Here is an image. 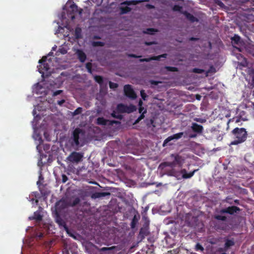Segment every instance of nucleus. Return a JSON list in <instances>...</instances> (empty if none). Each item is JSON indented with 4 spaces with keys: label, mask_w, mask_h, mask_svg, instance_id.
<instances>
[{
    "label": "nucleus",
    "mask_w": 254,
    "mask_h": 254,
    "mask_svg": "<svg viewBox=\"0 0 254 254\" xmlns=\"http://www.w3.org/2000/svg\"><path fill=\"white\" fill-rule=\"evenodd\" d=\"M183 14L185 16L186 18L190 22L193 23L194 22H198V19L197 18L194 16L192 14L185 11L183 12Z\"/></svg>",
    "instance_id": "21"
},
{
    "label": "nucleus",
    "mask_w": 254,
    "mask_h": 254,
    "mask_svg": "<svg viewBox=\"0 0 254 254\" xmlns=\"http://www.w3.org/2000/svg\"><path fill=\"white\" fill-rule=\"evenodd\" d=\"M110 195H111V193L109 192H107V191L96 192L92 194V197L94 198H97L105 197L106 196H109Z\"/></svg>",
    "instance_id": "23"
},
{
    "label": "nucleus",
    "mask_w": 254,
    "mask_h": 254,
    "mask_svg": "<svg viewBox=\"0 0 254 254\" xmlns=\"http://www.w3.org/2000/svg\"><path fill=\"white\" fill-rule=\"evenodd\" d=\"M62 92H63V90H57L55 92H54V95L57 96L58 95L60 94Z\"/></svg>",
    "instance_id": "54"
},
{
    "label": "nucleus",
    "mask_w": 254,
    "mask_h": 254,
    "mask_svg": "<svg viewBox=\"0 0 254 254\" xmlns=\"http://www.w3.org/2000/svg\"><path fill=\"white\" fill-rule=\"evenodd\" d=\"M60 52L62 54H65L66 53L67 51L66 50H65V49H60Z\"/></svg>",
    "instance_id": "57"
},
{
    "label": "nucleus",
    "mask_w": 254,
    "mask_h": 254,
    "mask_svg": "<svg viewBox=\"0 0 254 254\" xmlns=\"http://www.w3.org/2000/svg\"><path fill=\"white\" fill-rule=\"evenodd\" d=\"M92 65L91 63L89 62L86 64V68L87 69L88 72L90 73H91L92 72Z\"/></svg>",
    "instance_id": "40"
},
{
    "label": "nucleus",
    "mask_w": 254,
    "mask_h": 254,
    "mask_svg": "<svg viewBox=\"0 0 254 254\" xmlns=\"http://www.w3.org/2000/svg\"><path fill=\"white\" fill-rule=\"evenodd\" d=\"M111 116L113 118H116V119H118L121 120L123 118V116L120 115V114L117 115L116 114V112L115 111H114L113 112V113L111 114Z\"/></svg>",
    "instance_id": "39"
},
{
    "label": "nucleus",
    "mask_w": 254,
    "mask_h": 254,
    "mask_svg": "<svg viewBox=\"0 0 254 254\" xmlns=\"http://www.w3.org/2000/svg\"><path fill=\"white\" fill-rule=\"evenodd\" d=\"M109 87L111 89H116L118 87V84L116 83L109 81Z\"/></svg>",
    "instance_id": "42"
},
{
    "label": "nucleus",
    "mask_w": 254,
    "mask_h": 254,
    "mask_svg": "<svg viewBox=\"0 0 254 254\" xmlns=\"http://www.w3.org/2000/svg\"><path fill=\"white\" fill-rule=\"evenodd\" d=\"M198 170V169H195L193 171L188 173L187 170L185 169H183L181 170L180 174H182V178L183 179H190L193 176L194 173L197 172Z\"/></svg>",
    "instance_id": "19"
},
{
    "label": "nucleus",
    "mask_w": 254,
    "mask_h": 254,
    "mask_svg": "<svg viewBox=\"0 0 254 254\" xmlns=\"http://www.w3.org/2000/svg\"><path fill=\"white\" fill-rule=\"evenodd\" d=\"M204 249V244L197 243L195 245L194 250L197 252H202Z\"/></svg>",
    "instance_id": "30"
},
{
    "label": "nucleus",
    "mask_w": 254,
    "mask_h": 254,
    "mask_svg": "<svg viewBox=\"0 0 254 254\" xmlns=\"http://www.w3.org/2000/svg\"><path fill=\"white\" fill-rule=\"evenodd\" d=\"M197 136L196 134H190L189 136L190 138H195Z\"/></svg>",
    "instance_id": "58"
},
{
    "label": "nucleus",
    "mask_w": 254,
    "mask_h": 254,
    "mask_svg": "<svg viewBox=\"0 0 254 254\" xmlns=\"http://www.w3.org/2000/svg\"><path fill=\"white\" fill-rule=\"evenodd\" d=\"M105 45V43L101 41H94L92 43V45L94 47H103Z\"/></svg>",
    "instance_id": "37"
},
{
    "label": "nucleus",
    "mask_w": 254,
    "mask_h": 254,
    "mask_svg": "<svg viewBox=\"0 0 254 254\" xmlns=\"http://www.w3.org/2000/svg\"><path fill=\"white\" fill-rule=\"evenodd\" d=\"M232 133L235 140L231 142V145H237L244 142L247 138V131L244 128L236 127L232 131Z\"/></svg>",
    "instance_id": "3"
},
{
    "label": "nucleus",
    "mask_w": 254,
    "mask_h": 254,
    "mask_svg": "<svg viewBox=\"0 0 254 254\" xmlns=\"http://www.w3.org/2000/svg\"><path fill=\"white\" fill-rule=\"evenodd\" d=\"M240 211L239 207L236 206H231L228 207L221 209L219 213L220 214L228 213L231 215H233L235 213H237Z\"/></svg>",
    "instance_id": "15"
},
{
    "label": "nucleus",
    "mask_w": 254,
    "mask_h": 254,
    "mask_svg": "<svg viewBox=\"0 0 254 254\" xmlns=\"http://www.w3.org/2000/svg\"><path fill=\"white\" fill-rule=\"evenodd\" d=\"M91 240L92 239H91ZM93 240H95V242H96V243L97 244H99V243L100 242H101L102 244H104V245H105V244H104L105 242H107V239H93Z\"/></svg>",
    "instance_id": "46"
},
{
    "label": "nucleus",
    "mask_w": 254,
    "mask_h": 254,
    "mask_svg": "<svg viewBox=\"0 0 254 254\" xmlns=\"http://www.w3.org/2000/svg\"><path fill=\"white\" fill-rule=\"evenodd\" d=\"M183 134L184 133L183 132H181L168 137L164 141L163 146H165L166 145H167L168 142H169L170 141L173 139H178L181 138L183 136Z\"/></svg>",
    "instance_id": "16"
},
{
    "label": "nucleus",
    "mask_w": 254,
    "mask_h": 254,
    "mask_svg": "<svg viewBox=\"0 0 254 254\" xmlns=\"http://www.w3.org/2000/svg\"><path fill=\"white\" fill-rule=\"evenodd\" d=\"M47 59V57H43L39 61V63L41 64L38 66V71L42 75L44 74V71H48L50 69L49 65L46 63Z\"/></svg>",
    "instance_id": "9"
},
{
    "label": "nucleus",
    "mask_w": 254,
    "mask_h": 254,
    "mask_svg": "<svg viewBox=\"0 0 254 254\" xmlns=\"http://www.w3.org/2000/svg\"><path fill=\"white\" fill-rule=\"evenodd\" d=\"M138 1L136 0H126L121 3V5H135L138 3Z\"/></svg>",
    "instance_id": "32"
},
{
    "label": "nucleus",
    "mask_w": 254,
    "mask_h": 254,
    "mask_svg": "<svg viewBox=\"0 0 254 254\" xmlns=\"http://www.w3.org/2000/svg\"><path fill=\"white\" fill-rule=\"evenodd\" d=\"M182 6L176 4L173 6V9L174 11H180L182 9Z\"/></svg>",
    "instance_id": "48"
},
{
    "label": "nucleus",
    "mask_w": 254,
    "mask_h": 254,
    "mask_svg": "<svg viewBox=\"0 0 254 254\" xmlns=\"http://www.w3.org/2000/svg\"><path fill=\"white\" fill-rule=\"evenodd\" d=\"M93 247L99 252H102L100 254H114L115 253L120 250L126 251V248L120 245L113 246L111 247H102L103 244L99 246L92 245Z\"/></svg>",
    "instance_id": "4"
},
{
    "label": "nucleus",
    "mask_w": 254,
    "mask_h": 254,
    "mask_svg": "<svg viewBox=\"0 0 254 254\" xmlns=\"http://www.w3.org/2000/svg\"><path fill=\"white\" fill-rule=\"evenodd\" d=\"M167 57V54H163L157 56H152L149 58H144L139 59L140 62H149L153 60L159 61L161 58H166Z\"/></svg>",
    "instance_id": "18"
},
{
    "label": "nucleus",
    "mask_w": 254,
    "mask_h": 254,
    "mask_svg": "<svg viewBox=\"0 0 254 254\" xmlns=\"http://www.w3.org/2000/svg\"><path fill=\"white\" fill-rule=\"evenodd\" d=\"M120 9H121V14H126V13H127L128 12H130L131 11V8L127 6H121L120 7Z\"/></svg>",
    "instance_id": "31"
},
{
    "label": "nucleus",
    "mask_w": 254,
    "mask_h": 254,
    "mask_svg": "<svg viewBox=\"0 0 254 254\" xmlns=\"http://www.w3.org/2000/svg\"><path fill=\"white\" fill-rule=\"evenodd\" d=\"M157 30L154 28H147L145 31H144V33L145 34H148L153 35L154 34V32H157Z\"/></svg>",
    "instance_id": "36"
},
{
    "label": "nucleus",
    "mask_w": 254,
    "mask_h": 254,
    "mask_svg": "<svg viewBox=\"0 0 254 254\" xmlns=\"http://www.w3.org/2000/svg\"><path fill=\"white\" fill-rule=\"evenodd\" d=\"M212 69L215 70V69L213 67V66H210V69L206 72V73H208L212 71Z\"/></svg>",
    "instance_id": "59"
},
{
    "label": "nucleus",
    "mask_w": 254,
    "mask_h": 254,
    "mask_svg": "<svg viewBox=\"0 0 254 254\" xmlns=\"http://www.w3.org/2000/svg\"><path fill=\"white\" fill-rule=\"evenodd\" d=\"M136 254H147V252H145V254L144 253V252L142 251L141 252H139Z\"/></svg>",
    "instance_id": "61"
},
{
    "label": "nucleus",
    "mask_w": 254,
    "mask_h": 254,
    "mask_svg": "<svg viewBox=\"0 0 254 254\" xmlns=\"http://www.w3.org/2000/svg\"><path fill=\"white\" fill-rule=\"evenodd\" d=\"M128 57L129 58H140L141 56H137L136 55L133 54H129L128 55Z\"/></svg>",
    "instance_id": "51"
},
{
    "label": "nucleus",
    "mask_w": 254,
    "mask_h": 254,
    "mask_svg": "<svg viewBox=\"0 0 254 254\" xmlns=\"http://www.w3.org/2000/svg\"><path fill=\"white\" fill-rule=\"evenodd\" d=\"M77 56L79 60L81 62L83 63L86 59V54L81 50H78Z\"/></svg>",
    "instance_id": "26"
},
{
    "label": "nucleus",
    "mask_w": 254,
    "mask_h": 254,
    "mask_svg": "<svg viewBox=\"0 0 254 254\" xmlns=\"http://www.w3.org/2000/svg\"><path fill=\"white\" fill-rule=\"evenodd\" d=\"M62 182L64 183H65L68 180L67 176L64 174L62 175Z\"/></svg>",
    "instance_id": "50"
},
{
    "label": "nucleus",
    "mask_w": 254,
    "mask_h": 254,
    "mask_svg": "<svg viewBox=\"0 0 254 254\" xmlns=\"http://www.w3.org/2000/svg\"><path fill=\"white\" fill-rule=\"evenodd\" d=\"M56 222L58 223L60 226L64 227V229L66 231V233L68 234L69 236L72 237L73 238H76L74 234L70 232V230L68 229L66 225L65 221L61 218L59 215L57 214L56 218Z\"/></svg>",
    "instance_id": "8"
},
{
    "label": "nucleus",
    "mask_w": 254,
    "mask_h": 254,
    "mask_svg": "<svg viewBox=\"0 0 254 254\" xmlns=\"http://www.w3.org/2000/svg\"><path fill=\"white\" fill-rule=\"evenodd\" d=\"M149 234V221L146 219L142 227L140 229L139 237L140 238H144L145 237L148 236Z\"/></svg>",
    "instance_id": "6"
},
{
    "label": "nucleus",
    "mask_w": 254,
    "mask_h": 254,
    "mask_svg": "<svg viewBox=\"0 0 254 254\" xmlns=\"http://www.w3.org/2000/svg\"><path fill=\"white\" fill-rule=\"evenodd\" d=\"M67 207V204L64 200H60L56 204V208L57 210H62Z\"/></svg>",
    "instance_id": "22"
},
{
    "label": "nucleus",
    "mask_w": 254,
    "mask_h": 254,
    "mask_svg": "<svg viewBox=\"0 0 254 254\" xmlns=\"http://www.w3.org/2000/svg\"><path fill=\"white\" fill-rule=\"evenodd\" d=\"M170 159L171 161L164 162L160 165V167L162 169L166 167H170L174 168L178 166L180 168H182L184 162L185 158L183 156L178 154H172L170 156Z\"/></svg>",
    "instance_id": "2"
},
{
    "label": "nucleus",
    "mask_w": 254,
    "mask_h": 254,
    "mask_svg": "<svg viewBox=\"0 0 254 254\" xmlns=\"http://www.w3.org/2000/svg\"><path fill=\"white\" fill-rule=\"evenodd\" d=\"M166 174L170 176L178 177L180 175V172L176 171L174 168L166 171Z\"/></svg>",
    "instance_id": "25"
},
{
    "label": "nucleus",
    "mask_w": 254,
    "mask_h": 254,
    "mask_svg": "<svg viewBox=\"0 0 254 254\" xmlns=\"http://www.w3.org/2000/svg\"><path fill=\"white\" fill-rule=\"evenodd\" d=\"M125 95L131 99H136L137 96L131 86L129 84L125 85L124 87Z\"/></svg>",
    "instance_id": "11"
},
{
    "label": "nucleus",
    "mask_w": 254,
    "mask_h": 254,
    "mask_svg": "<svg viewBox=\"0 0 254 254\" xmlns=\"http://www.w3.org/2000/svg\"><path fill=\"white\" fill-rule=\"evenodd\" d=\"M251 94H252L253 96L254 97V89L251 91Z\"/></svg>",
    "instance_id": "63"
},
{
    "label": "nucleus",
    "mask_w": 254,
    "mask_h": 254,
    "mask_svg": "<svg viewBox=\"0 0 254 254\" xmlns=\"http://www.w3.org/2000/svg\"><path fill=\"white\" fill-rule=\"evenodd\" d=\"M85 134L84 131L80 128H76L72 132L69 141L71 146L75 150L83 146L84 143L81 139Z\"/></svg>",
    "instance_id": "1"
},
{
    "label": "nucleus",
    "mask_w": 254,
    "mask_h": 254,
    "mask_svg": "<svg viewBox=\"0 0 254 254\" xmlns=\"http://www.w3.org/2000/svg\"><path fill=\"white\" fill-rule=\"evenodd\" d=\"M166 68L168 71H178V68L176 67L168 66H166Z\"/></svg>",
    "instance_id": "41"
},
{
    "label": "nucleus",
    "mask_w": 254,
    "mask_h": 254,
    "mask_svg": "<svg viewBox=\"0 0 254 254\" xmlns=\"http://www.w3.org/2000/svg\"><path fill=\"white\" fill-rule=\"evenodd\" d=\"M81 29L79 27H76L75 29V36L77 39L81 37Z\"/></svg>",
    "instance_id": "33"
},
{
    "label": "nucleus",
    "mask_w": 254,
    "mask_h": 254,
    "mask_svg": "<svg viewBox=\"0 0 254 254\" xmlns=\"http://www.w3.org/2000/svg\"><path fill=\"white\" fill-rule=\"evenodd\" d=\"M142 239H140V242L142 240ZM139 242V241L137 243H136L135 245H131V246H129V251L130 252H132V250L136 246H137L138 245V243Z\"/></svg>",
    "instance_id": "52"
},
{
    "label": "nucleus",
    "mask_w": 254,
    "mask_h": 254,
    "mask_svg": "<svg viewBox=\"0 0 254 254\" xmlns=\"http://www.w3.org/2000/svg\"><path fill=\"white\" fill-rule=\"evenodd\" d=\"M191 129L194 132L200 134L202 132L203 128L201 125L193 123L192 124Z\"/></svg>",
    "instance_id": "20"
},
{
    "label": "nucleus",
    "mask_w": 254,
    "mask_h": 254,
    "mask_svg": "<svg viewBox=\"0 0 254 254\" xmlns=\"http://www.w3.org/2000/svg\"><path fill=\"white\" fill-rule=\"evenodd\" d=\"M192 71L196 73H202L204 72V70L198 68H194L192 69Z\"/></svg>",
    "instance_id": "43"
},
{
    "label": "nucleus",
    "mask_w": 254,
    "mask_h": 254,
    "mask_svg": "<svg viewBox=\"0 0 254 254\" xmlns=\"http://www.w3.org/2000/svg\"><path fill=\"white\" fill-rule=\"evenodd\" d=\"M212 239H207V241L204 243V247L208 252L212 251V245L215 242L211 241Z\"/></svg>",
    "instance_id": "24"
},
{
    "label": "nucleus",
    "mask_w": 254,
    "mask_h": 254,
    "mask_svg": "<svg viewBox=\"0 0 254 254\" xmlns=\"http://www.w3.org/2000/svg\"><path fill=\"white\" fill-rule=\"evenodd\" d=\"M42 216L39 212L36 211L34 213V215L32 217H29L30 220H35L37 221H40L42 220Z\"/></svg>",
    "instance_id": "27"
},
{
    "label": "nucleus",
    "mask_w": 254,
    "mask_h": 254,
    "mask_svg": "<svg viewBox=\"0 0 254 254\" xmlns=\"http://www.w3.org/2000/svg\"><path fill=\"white\" fill-rule=\"evenodd\" d=\"M143 104L142 101L140 100L138 103L139 113L141 114L139 117L135 121V124L138 123L142 119L144 118V114L146 113V109H144V107L142 106Z\"/></svg>",
    "instance_id": "17"
},
{
    "label": "nucleus",
    "mask_w": 254,
    "mask_h": 254,
    "mask_svg": "<svg viewBox=\"0 0 254 254\" xmlns=\"http://www.w3.org/2000/svg\"><path fill=\"white\" fill-rule=\"evenodd\" d=\"M80 199L78 197H76L72 201L71 206H74L77 205L80 202Z\"/></svg>",
    "instance_id": "47"
},
{
    "label": "nucleus",
    "mask_w": 254,
    "mask_h": 254,
    "mask_svg": "<svg viewBox=\"0 0 254 254\" xmlns=\"http://www.w3.org/2000/svg\"><path fill=\"white\" fill-rule=\"evenodd\" d=\"M144 44L146 46H150L153 44H155L156 43L155 42H145Z\"/></svg>",
    "instance_id": "55"
},
{
    "label": "nucleus",
    "mask_w": 254,
    "mask_h": 254,
    "mask_svg": "<svg viewBox=\"0 0 254 254\" xmlns=\"http://www.w3.org/2000/svg\"><path fill=\"white\" fill-rule=\"evenodd\" d=\"M63 240V252L66 253V254H69V251H70L71 252L72 251H74V249L76 248V245L75 243L72 244H68L66 241V239H62Z\"/></svg>",
    "instance_id": "14"
},
{
    "label": "nucleus",
    "mask_w": 254,
    "mask_h": 254,
    "mask_svg": "<svg viewBox=\"0 0 254 254\" xmlns=\"http://www.w3.org/2000/svg\"><path fill=\"white\" fill-rule=\"evenodd\" d=\"M140 96L143 100H146V98L147 97V95H146L145 91L144 90H141L140 91Z\"/></svg>",
    "instance_id": "45"
},
{
    "label": "nucleus",
    "mask_w": 254,
    "mask_h": 254,
    "mask_svg": "<svg viewBox=\"0 0 254 254\" xmlns=\"http://www.w3.org/2000/svg\"><path fill=\"white\" fill-rule=\"evenodd\" d=\"M94 79L96 82L99 83L100 85H102L103 83V78L100 75H95L94 76Z\"/></svg>",
    "instance_id": "34"
},
{
    "label": "nucleus",
    "mask_w": 254,
    "mask_h": 254,
    "mask_svg": "<svg viewBox=\"0 0 254 254\" xmlns=\"http://www.w3.org/2000/svg\"><path fill=\"white\" fill-rule=\"evenodd\" d=\"M218 4L219 5L221 6L222 5H223V3L222 2L220 1L219 3H218Z\"/></svg>",
    "instance_id": "64"
},
{
    "label": "nucleus",
    "mask_w": 254,
    "mask_h": 254,
    "mask_svg": "<svg viewBox=\"0 0 254 254\" xmlns=\"http://www.w3.org/2000/svg\"><path fill=\"white\" fill-rule=\"evenodd\" d=\"M214 218L218 220H221L225 221L227 220V217L225 216H222L220 215H216L214 216Z\"/></svg>",
    "instance_id": "38"
},
{
    "label": "nucleus",
    "mask_w": 254,
    "mask_h": 254,
    "mask_svg": "<svg viewBox=\"0 0 254 254\" xmlns=\"http://www.w3.org/2000/svg\"><path fill=\"white\" fill-rule=\"evenodd\" d=\"M65 101L64 99H62L57 101V104L60 106H62L63 104L65 103Z\"/></svg>",
    "instance_id": "53"
},
{
    "label": "nucleus",
    "mask_w": 254,
    "mask_h": 254,
    "mask_svg": "<svg viewBox=\"0 0 254 254\" xmlns=\"http://www.w3.org/2000/svg\"><path fill=\"white\" fill-rule=\"evenodd\" d=\"M82 12V9L81 8L79 9L77 5L74 2L70 5L69 9L67 11V14L71 19L75 18V14L78 13L81 14Z\"/></svg>",
    "instance_id": "7"
},
{
    "label": "nucleus",
    "mask_w": 254,
    "mask_h": 254,
    "mask_svg": "<svg viewBox=\"0 0 254 254\" xmlns=\"http://www.w3.org/2000/svg\"><path fill=\"white\" fill-rule=\"evenodd\" d=\"M136 107L132 104L127 106L122 103L119 104L116 108V110L120 113H131L135 111Z\"/></svg>",
    "instance_id": "5"
},
{
    "label": "nucleus",
    "mask_w": 254,
    "mask_h": 254,
    "mask_svg": "<svg viewBox=\"0 0 254 254\" xmlns=\"http://www.w3.org/2000/svg\"><path fill=\"white\" fill-rule=\"evenodd\" d=\"M249 84L250 85L251 88L254 87V75H253L252 80L250 82H249Z\"/></svg>",
    "instance_id": "49"
},
{
    "label": "nucleus",
    "mask_w": 254,
    "mask_h": 254,
    "mask_svg": "<svg viewBox=\"0 0 254 254\" xmlns=\"http://www.w3.org/2000/svg\"><path fill=\"white\" fill-rule=\"evenodd\" d=\"M82 112V108L81 107L77 108L73 112V115H77L81 114Z\"/></svg>",
    "instance_id": "44"
},
{
    "label": "nucleus",
    "mask_w": 254,
    "mask_h": 254,
    "mask_svg": "<svg viewBox=\"0 0 254 254\" xmlns=\"http://www.w3.org/2000/svg\"><path fill=\"white\" fill-rule=\"evenodd\" d=\"M121 123L119 121L115 120H106L103 117H99L97 119V124L99 125H108L113 126L114 124H120Z\"/></svg>",
    "instance_id": "13"
},
{
    "label": "nucleus",
    "mask_w": 254,
    "mask_h": 254,
    "mask_svg": "<svg viewBox=\"0 0 254 254\" xmlns=\"http://www.w3.org/2000/svg\"><path fill=\"white\" fill-rule=\"evenodd\" d=\"M234 202L236 203V204H239V200L238 199H236L234 200Z\"/></svg>",
    "instance_id": "62"
},
{
    "label": "nucleus",
    "mask_w": 254,
    "mask_h": 254,
    "mask_svg": "<svg viewBox=\"0 0 254 254\" xmlns=\"http://www.w3.org/2000/svg\"><path fill=\"white\" fill-rule=\"evenodd\" d=\"M151 83L152 84H154V85H157L158 84V82L157 81H154V80H151L150 81Z\"/></svg>",
    "instance_id": "60"
},
{
    "label": "nucleus",
    "mask_w": 254,
    "mask_h": 254,
    "mask_svg": "<svg viewBox=\"0 0 254 254\" xmlns=\"http://www.w3.org/2000/svg\"><path fill=\"white\" fill-rule=\"evenodd\" d=\"M176 239H164L162 241H165L166 243V246L169 248H173L176 245Z\"/></svg>",
    "instance_id": "28"
},
{
    "label": "nucleus",
    "mask_w": 254,
    "mask_h": 254,
    "mask_svg": "<svg viewBox=\"0 0 254 254\" xmlns=\"http://www.w3.org/2000/svg\"><path fill=\"white\" fill-rule=\"evenodd\" d=\"M199 40V38H195V37H190L189 38V41H196Z\"/></svg>",
    "instance_id": "56"
},
{
    "label": "nucleus",
    "mask_w": 254,
    "mask_h": 254,
    "mask_svg": "<svg viewBox=\"0 0 254 254\" xmlns=\"http://www.w3.org/2000/svg\"><path fill=\"white\" fill-rule=\"evenodd\" d=\"M138 222V219L136 217V216L135 215L133 217L131 223H130V227L132 229H134L135 227Z\"/></svg>",
    "instance_id": "35"
},
{
    "label": "nucleus",
    "mask_w": 254,
    "mask_h": 254,
    "mask_svg": "<svg viewBox=\"0 0 254 254\" xmlns=\"http://www.w3.org/2000/svg\"><path fill=\"white\" fill-rule=\"evenodd\" d=\"M82 158L83 155L82 153L73 152L67 157V159L70 162L77 163L82 160Z\"/></svg>",
    "instance_id": "12"
},
{
    "label": "nucleus",
    "mask_w": 254,
    "mask_h": 254,
    "mask_svg": "<svg viewBox=\"0 0 254 254\" xmlns=\"http://www.w3.org/2000/svg\"><path fill=\"white\" fill-rule=\"evenodd\" d=\"M232 44L238 45L240 43L241 37L237 34L231 38Z\"/></svg>",
    "instance_id": "29"
},
{
    "label": "nucleus",
    "mask_w": 254,
    "mask_h": 254,
    "mask_svg": "<svg viewBox=\"0 0 254 254\" xmlns=\"http://www.w3.org/2000/svg\"><path fill=\"white\" fill-rule=\"evenodd\" d=\"M227 241L225 242L224 247L223 248H220L218 253L219 254H232L233 253L232 252H231L230 254L229 253V250L231 246L234 245V242L231 239H226Z\"/></svg>",
    "instance_id": "10"
}]
</instances>
